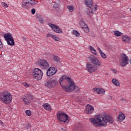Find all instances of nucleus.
I'll return each mask as SVG.
<instances>
[{"mask_svg": "<svg viewBox=\"0 0 131 131\" xmlns=\"http://www.w3.org/2000/svg\"><path fill=\"white\" fill-rule=\"evenodd\" d=\"M89 121L95 126L105 127L107 125V122L113 123L114 120L111 116L103 114L97 115L94 118H90Z\"/></svg>", "mask_w": 131, "mask_h": 131, "instance_id": "obj_1", "label": "nucleus"}, {"mask_svg": "<svg viewBox=\"0 0 131 131\" xmlns=\"http://www.w3.org/2000/svg\"><path fill=\"white\" fill-rule=\"evenodd\" d=\"M59 83L63 91L68 93L73 92L76 88L73 80L69 77H66L65 75L62 76L60 78Z\"/></svg>", "mask_w": 131, "mask_h": 131, "instance_id": "obj_2", "label": "nucleus"}, {"mask_svg": "<svg viewBox=\"0 0 131 131\" xmlns=\"http://www.w3.org/2000/svg\"><path fill=\"white\" fill-rule=\"evenodd\" d=\"M0 100L5 104H10L12 102V100H13V97L9 92H4L2 94L0 95Z\"/></svg>", "mask_w": 131, "mask_h": 131, "instance_id": "obj_3", "label": "nucleus"}, {"mask_svg": "<svg viewBox=\"0 0 131 131\" xmlns=\"http://www.w3.org/2000/svg\"><path fill=\"white\" fill-rule=\"evenodd\" d=\"M43 75V73L42 71L38 68L35 69L32 73L33 78L37 80H40L42 78Z\"/></svg>", "mask_w": 131, "mask_h": 131, "instance_id": "obj_4", "label": "nucleus"}, {"mask_svg": "<svg viewBox=\"0 0 131 131\" xmlns=\"http://www.w3.org/2000/svg\"><path fill=\"white\" fill-rule=\"evenodd\" d=\"M5 40L7 42L8 46L13 47L15 46V41H14V37L10 33H6L4 35Z\"/></svg>", "mask_w": 131, "mask_h": 131, "instance_id": "obj_5", "label": "nucleus"}, {"mask_svg": "<svg viewBox=\"0 0 131 131\" xmlns=\"http://www.w3.org/2000/svg\"><path fill=\"white\" fill-rule=\"evenodd\" d=\"M58 84L57 80L54 78L49 79L45 81V85L49 89H53Z\"/></svg>", "mask_w": 131, "mask_h": 131, "instance_id": "obj_6", "label": "nucleus"}, {"mask_svg": "<svg viewBox=\"0 0 131 131\" xmlns=\"http://www.w3.org/2000/svg\"><path fill=\"white\" fill-rule=\"evenodd\" d=\"M57 119H59L60 121L62 122H69V119H68V115L63 113H58L57 114Z\"/></svg>", "mask_w": 131, "mask_h": 131, "instance_id": "obj_7", "label": "nucleus"}, {"mask_svg": "<svg viewBox=\"0 0 131 131\" xmlns=\"http://www.w3.org/2000/svg\"><path fill=\"white\" fill-rule=\"evenodd\" d=\"M121 57L120 64L122 67H125L128 64V57L124 54H122Z\"/></svg>", "mask_w": 131, "mask_h": 131, "instance_id": "obj_8", "label": "nucleus"}, {"mask_svg": "<svg viewBox=\"0 0 131 131\" xmlns=\"http://www.w3.org/2000/svg\"><path fill=\"white\" fill-rule=\"evenodd\" d=\"M38 65L42 69H48L50 64L46 59H40L38 61Z\"/></svg>", "mask_w": 131, "mask_h": 131, "instance_id": "obj_9", "label": "nucleus"}, {"mask_svg": "<svg viewBox=\"0 0 131 131\" xmlns=\"http://www.w3.org/2000/svg\"><path fill=\"white\" fill-rule=\"evenodd\" d=\"M86 68L87 71L89 72V73H93V72H95L98 70V68L95 67V65L91 63V62H87L86 64Z\"/></svg>", "mask_w": 131, "mask_h": 131, "instance_id": "obj_10", "label": "nucleus"}, {"mask_svg": "<svg viewBox=\"0 0 131 131\" xmlns=\"http://www.w3.org/2000/svg\"><path fill=\"white\" fill-rule=\"evenodd\" d=\"M32 95L28 93L23 97V101L26 105H29L31 103V101H32Z\"/></svg>", "mask_w": 131, "mask_h": 131, "instance_id": "obj_11", "label": "nucleus"}, {"mask_svg": "<svg viewBox=\"0 0 131 131\" xmlns=\"http://www.w3.org/2000/svg\"><path fill=\"white\" fill-rule=\"evenodd\" d=\"M48 25L52 28L54 32H56V33H63V30H62V29L60 28L58 26L54 25L51 23H49Z\"/></svg>", "mask_w": 131, "mask_h": 131, "instance_id": "obj_12", "label": "nucleus"}, {"mask_svg": "<svg viewBox=\"0 0 131 131\" xmlns=\"http://www.w3.org/2000/svg\"><path fill=\"white\" fill-rule=\"evenodd\" d=\"M90 61L92 64L95 65V66H98L100 67L101 66V62L98 59V58L95 57L93 55H90L89 56Z\"/></svg>", "mask_w": 131, "mask_h": 131, "instance_id": "obj_13", "label": "nucleus"}, {"mask_svg": "<svg viewBox=\"0 0 131 131\" xmlns=\"http://www.w3.org/2000/svg\"><path fill=\"white\" fill-rule=\"evenodd\" d=\"M57 73V69L55 67H50L47 71L46 74L48 76H53Z\"/></svg>", "mask_w": 131, "mask_h": 131, "instance_id": "obj_14", "label": "nucleus"}, {"mask_svg": "<svg viewBox=\"0 0 131 131\" xmlns=\"http://www.w3.org/2000/svg\"><path fill=\"white\" fill-rule=\"evenodd\" d=\"M94 111H95V108H94L93 105L90 104H87L86 105L85 112L86 113V114H93Z\"/></svg>", "mask_w": 131, "mask_h": 131, "instance_id": "obj_15", "label": "nucleus"}, {"mask_svg": "<svg viewBox=\"0 0 131 131\" xmlns=\"http://www.w3.org/2000/svg\"><path fill=\"white\" fill-rule=\"evenodd\" d=\"M36 2L34 0H24L23 2V7L25 6H33V5H36Z\"/></svg>", "mask_w": 131, "mask_h": 131, "instance_id": "obj_16", "label": "nucleus"}, {"mask_svg": "<svg viewBox=\"0 0 131 131\" xmlns=\"http://www.w3.org/2000/svg\"><path fill=\"white\" fill-rule=\"evenodd\" d=\"M93 92L97 94V95H105L106 91L105 90L100 88H95L93 89Z\"/></svg>", "mask_w": 131, "mask_h": 131, "instance_id": "obj_17", "label": "nucleus"}, {"mask_svg": "<svg viewBox=\"0 0 131 131\" xmlns=\"http://www.w3.org/2000/svg\"><path fill=\"white\" fill-rule=\"evenodd\" d=\"M118 119L119 121H123L125 119V115L122 113H119L118 116Z\"/></svg>", "mask_w": 131, "mask_h": 131, "instance_id": "obj_18", "label": "nucleus"}, {"mask_svg": "<svg viewBox=\"0 0 131 131\" xmlns=\"http://www.w3.org/2000/svg\"><path fill=\"white\" fill-rule=\"evenodd\" d=\"M85 4L88 8H92L94 3H93V0H84Z\"/></svg>", "mask_w": 131, "mask_h": 131, "instance_id": "obj_19", "label": "nucleus"}, {"mask_svg": "<svg viewBox=\"0 0 131 131\" xmlns=\"http://www.w3.org/2000/svg\"><path fill=\"white\" fill-rule=\"evenodd\" d=\"M122 41L124 42H130V38L126 35H124L122 36Z\"/></svg>", "mask_w": 131, "mask_h": 131, "instance_id": "obj_20", "label": "nucleus"}, {"mask_svg": "<svg viewBox=\"0 0 131 131\" xmlns=\"http://www.w3.org/2000/svg\"><path fill=\"white\" fill-rule=\"evenodd\" d=\"M43 107L45 110H47V111H51V105H50V104L49 103H45L43 104Z\"/></svg>", "mask_w": 131, "mask_h": 131, "instance_id": "obj_21", "label": "nucleus"}, {"mask_svg": "<svg viewBox=\"0 0 131 131\" xmlns=\"http://www.w3.org/2000/svg\"><path fill=\"white\" fill-rule=\"evenodd\" d=\"M112 82H113V84H114L116 86H119L120 85V83L117 80V79L115 78H113L112 80Z\"/></svg>", "mask_w": 131, "mask_h": 131, "instance_id": "obj_22", "label": "nucleus"}, {"mask_svg": "<svg viewBox=\"0 0 131 131\" xmlns=\"http://www.w3.org/2000/svg\"><path fill=\"white\" fill-rule=\"evenodd\" d=\"M89 49L92 52V54H94L95 56H97L98 55V53H97V51L95 49H94L93 47L90 46Z\"/></svg>", "mask_w": 131, "mask_h": 131, "instance_id": "obj_23", "label": "nucleus"}, {"mask_svg": "<svg viewBox=\"0 0 131 131\" xmlns=\"http://www.w3.org/2000/svg\"><path fill=\"white\" fill-rule=\"evenodd\" d=\"M75 129H76L77 130L81 131L83 128H82V126H81V124H78V125H76L75 127Z\"/></svg>", "mask_w": 131, "mask_h": 131, "instance_id": "obj_24", "label": "nucleus"}, {"mask_svg": "<svg viewBox=\"0 0 131 131\" xmlns=\"http://www.w3.org/2000/svg\"><path fill=\"white\" fill-rule=\"evenodd\" d=\"M114 34L115 35V36H121L122 35V33L118 31H115L114 32Z\"/></svg>", "mask_w": 131, "mask_h": 131, "instance_id": "obj_25", "label": "nucleus"}, {"mask_svg": "<svg viewBox=\"0 0 131 131\" xmlns=\"http://www.w3.org/2000/svg\"><path fill=\"white\" fill-rule=\"evenodd\" d=\"M79 25L82 29H83L84 27H85V26H86L85 23L82 20H81L79 21Z\"/></svg>", "mask_w": 131, "mask_h": 131, "instance_id": "obj_26", "label": "nucleus"}, {"mask_svg": "<svg viewBox=\"0 0 131 131\" xmlns=\"http://www.w3.org/2000/svg\"><path fill=\"white\" fill-rule=\"evenodd\" d=\"M53 61L56 62V63H59L60 62V58H59V57H58L57 56L54 55Z\"/></svg>", "mask_w": 131, "mask_h": 131, "instance_id": "obj_27", "label": "nucleus"}, {"mask_svg": "<svg viewBox=\"0 0 131 131\" xmlns=\"http://www.w3.org/2000/svg\"><path fill=\"white\" fill-rule=\"evenodd\" d=\"M82 29H83V30H84V32H85V33H89V32H90V29L89 28V27H88V25L85 26Z\"/></svg>", "mask_w": 131, "mask_h": 131, "instance_id": "obj_28", "label": "nucleus"}, {"mask_svg": "<svg viewBox=\"0 0 131 131\" xmlns=\"http://www.w3.org/2000/svg\"><path fill=\"white\" fill-rule=\"evenodd\" d=\"M100 55L103 59H106L107 58V55L103 51L100 53Z\"/></svg>", "mask_w": 131, "mask_h": 131, "instance_id": "obj_29", "label": "nucleus"}, {"mask_svg": "<svg viewBox=\"0 0 131 131\" xmlns=\"http://www.w3.org/2000/svg\"><path fill=\"white\" fill-rule=\"evenodd\" d=\"M52 38L54 39L55 41H59L60 40V38L59 37L55 35H53L52 36Z\"/></svg>", "mask_w": 131, "mask_h": 131, "instance_id": "obj_30", "label": "nucleus"}, {"mask_svg": "<svg viewBox=\"0 0 131 131\" xmlns=\"http://www.w3.org/2000/svg\"><path fill=\"white\" fill-rule=\"evenodd\" d=\"M37 20H38V21H39V22H40V23H43V19H42V18H41V17L40 16H37L36 17Z\"/></svg>", "mask_w": 131, "mask_h": 131, "instance_id": "obj_31", "label": "nucleus"}, {"mask_svg": "<svg viewBox=\"0 0 131 131\" xmlns=\"http://www.w3.org/2000/svg\"><path fill=\"white\" fill-rule=\"evenodd\" d=\"M67 8L69 11V12H73V6H68Z\"/></svg>", "mask_w": 131, "mask_h": 131, "instance_id": "obj_32", "label": "nucleus"}, {"mask_svg": "<svg viewBox=\"0 0 131 131\" xmlns=\"http://www.w3.org/2000/svg\"><path fill=\"white\" fill-rule=\"evenodd\" d=\"M25 113L28 116H31V111L30 110H26Z\"/></svg>", "mask_w": 131, "mask_h": 131, "instance_id": "obj_33", "label": "nucleus"}, {"mask_svg": "<svg viewBox=\"0 0 131 131\" xmlns=\"http://www.w3.org/2000/svg\"><path fill=\"white\" fill-rule=\"evenodd\" d=\"M73 33L76 36H79L80 35V34L77 31H74Z\"/></svg>", "mask_w": 131, "mask_h": 131, "instance_id": "obj_34", "label": "nucleus"}, {"mask_svg": "<svg viewBox=\"0 0 131 131\" xmlns=\"http://www.w3.org/2000/svg\"><path fill=\"white\" fill-rule=\"evenodd\" d=\"M53 8H54V9H58L59 8V4L55 3L53 5Z\"/></svg>", "mask_w": 131, "mask_h": 131, "instance_id": "obj_35", "label": "nucleus"}, {"mask_svg": "<svg viewBox=\"0 0 131 131\" xmlns=\"http://www.w3.org/2000/svg\"><path fill=\"white\" fill-rule=\"evenodd\" d=\"M2 7H4V8H8V4H7L5 2L2 3Z\"/></svg>", "mask_w": 131, "mask_h": 131, "instance_id": "obj_36", "label": "nucleus"}, {"mask_svg": "<svg viewBox=\"0 0 131 131\" xmlns=\"http://www.w3.org/2000/svg\"><path fill=\"white\" fill-rule=\"evenodd\" d=\"M97 10H98V4H94V11H97Z\"/></svg>", "mask_w": 131, "mask_h": 131, "instance_id": "obj_37", "label": "nucleus"}, {"mask_svg": "<svg viewBox=\"0 0 131 131\" xmlns=\"http://www.w3.org/2000/svg\"><path fill=\"white\" fill-rule=\"evenodd\" d=\"M111 71H112V72H113V73H115V74H117V70L114 69H113L111 70Z\"/></svg>", "mask_w": 131, "mask_h": 131, "instance_id": "obj_38", "label": "nucleus"}, {"mask_svg": "<svg viewBox=\"0 0 131 131\" xmlns=\"http://www.w3.org/2000/svg\"><path fill=\"white\" fill-rule=\"evenodd\" d=\"M53 34H52L51 33H49L47 34V37H53Z\"/></svg>", "mask_w": 131, "mask_h": 131, "instance_id": "obj_39", "label": "nucleus"}, {"mask_svg": "<svg viewBox=\"0 0 131 131\" xmlns=\"http://www.w3.org/2000/svg\"><path fill=\"white\" fill-rule=\"evenodd\" d=\"M90 9H86V11H85V13H86V15H90Z\"/></svg>", "mask_w": 131, "mask_h": 131, "instance_id": "obj_40", "label": "nucleus"}, {"mask_svg": "<svg viewBox=\"0 0 131 131\" xmlns=\"http://www.w3.org/2000/svg\"><path fill=\"white\" fill-rule=\"evenodd\" d=\"M35 12H36L35 9H32L31 10V12H32V14L33 15H34V14H35Z\"/></svg>", "mask_w": 131, "mask_h": 131, "instance_id": "obj_41", "label": "nucleus"}, {"mask_svg": "<svg viewBox=\"0 0 131 131\" xmlns=\"http://www.w3.org/2000/svg\"><path fill=\"white\" fill-rule=\"evenodd\" d=\"M24 85L25 88H29V84H27V83H24Z\"/></svg>", "mask_w": 131, "mask_h": 131, "instance_id": "obj_42", "label": "nucleus"}, {"mask_svg": "<svg viewBox=\"0 0 131 131\" xmlns=\"http://www.w3.org/2000/svg\"><path fill=\"white\" fill-rule=\"evenodd\" d=\"M4 48V45H3V42L0 41V48L3 49Z\"/></svg>", "mask_w": 131, "mask_h": 131, "instance_id": "obj_43", "label": "nucleus"}, {"mask_svg": "<svg viewBox=\"0 0 131 131\" xmlns=\"http://www.w3.org/2000/svg\"><path fill=\"white\" fill-rule=\"evenodd\" d=\"M90 11L91 14H94V10L93 8H91Z\"/></svg>", "mask_w": 131, "mask_h": 131, "instance_id": "obj_44", "label": "nucleus"}, {"mask_svg": "<svg viewBox=\"0 0 131 131\" xmlns=\"http://www.w3.org/2000/svg\"><path fill=\"white\" fill-rule=\"evenodd\" d=\"M97 49H98V50L99 51V54H100V53H102V52H103V51L101 50V49H100L99 47H98V48H97Z\"/></svg>", "mask_w": 131, "mask_h": 131, "instance_id": "obj_45", "label": "nucleus"}, {"mask_svg": "<svg viewBox=\"0 0 131 131\" xmlns=\"http://www.w3.org/2000/svg\"><path fill=\"white\" fill-rule=\"evenodd\" d=\"M129 63H130V64L131 65V59L129 60Z\"/></svg>", "mask_w": 131, "mask_h": 131, "instance_id": "obj_46", "label": "nucleus"}, {"mask_svg": "<svg viewBox=\"0 0 131 131\" xmlns=\"http://www.w3.org/2000/svg\"><path fill=\"white\" fill-rule=\"evenodd\" d=\"M129 11H130V12H131V8H130Z\"/></svg>", "mask_w": 131, "mask_h": 131, "instance_id": "obj_47", "label": "nucleus"}]
</instances>
